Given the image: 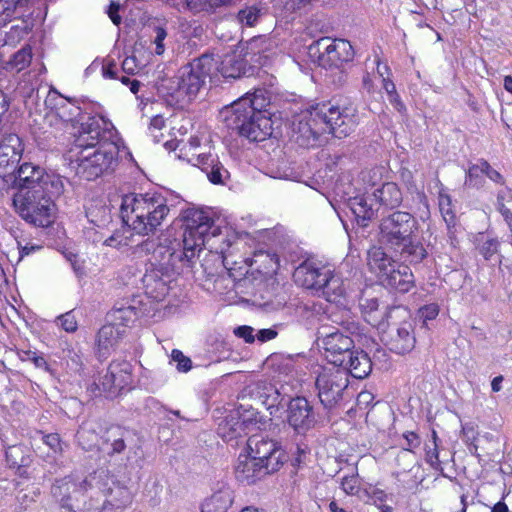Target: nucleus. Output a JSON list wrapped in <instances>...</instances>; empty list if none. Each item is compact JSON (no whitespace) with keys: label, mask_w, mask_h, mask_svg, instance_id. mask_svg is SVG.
I'll return each instance as SVG.
<instances>
[{"label":"nucleus","mask_w":512,"mask_h":512,"mask_svg":"<svg viewBox=\"0 0 512 512\" xmlns=\"http://www.w3.org/2000/svg\"><path fill=\"white\" fill-rule=\"evenodd\" d=\"M357 124L358 112L355 106H339L330 101L317 103L307 109L299 120L297 142L302 146H314L324 133L344 138L354 131Z\"/></svg>","instance_id":"1"},{"label":"nucleus","mask_w":512,"mask_h":512,"mask_svg":"<svg viewBox=\"0 0 512 512\" xmlns=\"http://www.w3.org/2000/svg\"><path fill=\"white\" fill-rule=\"evenodd\" d=\"M270 98L264 89L246 93L226 106L221 115L226 126L251 142H261L272 135V121L265 108Z\"/></svg>","instance_id":"2"},{"label":"nucleus","mask_w":512,"mask_h":512,"mask_svg":"<svg viewBox=\"0 0 512 512\" xmlns=\"http://www.w3.org/2000/svg\"><path fill=\"white\" fill-rule=\"evenodd\" d=\"M218 62L214 51L205 52L180 68L175 77L162 79L157 90L167 101L184 108L196 99Z\"/></svg>","instance_id":"3"},{"label":"nucleus","mask_w":512,"mask_h":512,"mask_svg":"<svg viewBox=\"0 0 512 512\" xmlns=\"http://www.w3.org/2000/svg\"><path fill=\"white\" fill-rule=\"evenodd\" d=\"M173 204L160 192L129 193L122 197V221L135 234H153L170 213Z\"/></svg>","instance_id":"4"},{"label":"nucleus","mask_w":512,"mask_h":512,"mask_svg":"<svg viewBox=\"0 0 512 512\" xmlns=\"http://www.w3.org/2000/svg\"><path fill=\"white\" fill-rule=\"evenodd\" d=\"M419 223L408 212L395 210L383 216L379 223V242L401 255L410 263L418 264L427 256L423 244L417 240Z\"/></svg>","instance_id":"5"},{"label":"nucleus","mask_w":512,"mask_h":512,"mask_svg":"<svg viewBox=\"0 0 512 512\" xmlns=\"http://www.w3.org/2000/svg\"><path fill=\"white\" fill-rule=\"evenodd\" d=\"M184 231L182 242L171 241V251L168 253L169 264L165 273L180 274L185 267H191L205 245V237L210 231L213 220L202 210L187 209L183 213Z\"/></svg>","instance_id":"6"},{"label":"nucleus","mask_w":512,"mask_h":512,"mask_svg":"<svg viewBox=\"0 0 512 512\" xmlns=\"http://www.w3.org/2000/svg\"><path fill=\"white\" fill-rule=\"evenodd\" d=\"M47 187L16 191L12 202L16 212L35 227H48L53 222L54 200L64 192L62 177H52Z\"/></svg>","instance_id":"7"},{"label":"nucleus","mask_w":512,"mask_h":512,"mask_svg":"<svg viewBox=\"0 0 512 512\" xmlns=\"http://www.w3.org/2000/svg\"><path fill=\"white\" fill-rule=\"evenodd\" d=\"M102 474H104V471H101L99 475L95 472L81 481L74 475L56 479L51 486V495L64 509L73 512L82 510L81 502L84 501L85 494L89 490H97L101 493L110 490L106 488L105 484L101 483Z\"/></svg>","instance_id":"8"},{"label":"nucleus","mask_w":512,"mask_h":512,"mask_svg":"<svg viewBox=\"0 0 512 512\" xmlns=\"http://www.w3.org/2000/svg\"><path fill=\"white\" fill-rule=\"evenodd\" d=\"M120 142H104L91 152L77 151V174L88 181L112 174L119 164Z\"/></svg>","instance_id":"9"},{"label":"nucleus","mask_w":512,"mask_h":512,"mask_svg":"<svg viewBox=\"0 0 512 512\" xmlns=\"http://www.w3.org/2000/svg\"><path fill=\"white\" fill-rule=\"evenodd\" d=\"M79 124L80 126L77 134H75L71 152H88L91 149L102 146L104 142H121L118 132L112 123L102 117L89 116L86 120L83 117Z\"/></svg>","instance_id":"10"},{"label":"nucleus","mask_w":512,"mask_h":512,"mask_svg":"<svg viewBox=\"0 0 512 512\" xmlns=\"http://www.w3.org/2000/svg\"><path fill=\"white\" fill-rule=\"evenodd\" d=\"M308 55L321 67L338 68L353 59L354 50L347 40L321 37L308 46Z\"/></svg>","instance_id":"11"},{"label":"nucleus","mask_w":512,"mask_h":512,"mask_svg":"<svg viewBox=\"0 0 512 512\" xmlns=\"http://www.w3.org/2000/svg\"><path fill=\"white\" fill-rule=\"evenodd\" d=\"M348 386L347 371L337 368H322L315 380L319 401L327 409L344 400Z\"/></svg>","instance_id":"12"},{"label":"nucleus","mask_w":512,"mask_h":512,"mask_svg":"<svg viewBox=\"0 0 512 512\" xmlns=\"http://www.w3.org/2000/svg\"><path fill=\"white\" fill-rule=\"evenodd\" d=\"M52 177H60L57 174H49L39 165L31 162H24L2 179L6 189L16 191L32 190L47 187V184L54 182Z\"/></svg>","instance_id":"13"},{"label":"nucleus","mask_w":512,"mask_h":512,"mask_svg":"<svg viewBox=\"0 0 512 512\" xmlns=\"http://www.w3.org/2000/svg\"><path fill=\"white\" fill-rule=\"evenodd\" d=\"M286 421L296 434L306 435L316 427L319 413L306 397L296 396L288 400Z\"/></svg>","instance_id":"14"},{"label":"nucleus","mask_w":512,"mask_h":512,"mask_svg":"<svg viewBox=\"0 0 512 512\" xmlns=\"http://www.w3.org/2000/svg\"><path fill=\"white\" fill-rule=\"evenodd\" d=\"M246 445L247 452L272 473L278 471L286 461V454L280 443L273 439L253 435L248 438Z\"/></svg>","instance_id":"15"},{"label":"nucleus","mask_w":512,"mask_h":512,"mask_svg":"<svg viewBox=\"0 0 512 512\" xmlns=\"http://www.w3.org/2000/svg\"><path fill=\"white\" fill-rule=\"evenodd\" d=\"M129 440H131V433L128 429L119 425L107 428L100 437L98 446L104 464L115 465L118 458L125 453Z\"/></svg>","instance_id":"16"},{"label":"nucleus","mask_w":512,"mask_h":512,"mask_svg":"<svg viewBox=\"0 0 512 512\" xmlns=\"http://www.w3.org/2000/svg\"><path fill=\"white\" fill-rule=\"evenodd\" d=\"M321 342L325 358L337 367L343 364L345 358L355 348L353 339L339 330L325 334Z\"/></svg>","instance_id":"17"},{"label":"nucleus","mask_w":512,"mask_h":512,"mask_svg":"<svg viewBox=\"0 0 512 512\" xmlns=\"http://www.w3.org/2000/svg\"><path fill=\"white\" fill-rule=\"evenodd\" d=\"M331 275V269L311 260L301 263L294 271L295 283L306 288L319 292L322 282Z\"/></svg>","instance_id":"18"},{"label":"nucleus","mask_w":512,"mask_h":512,"mask_svg":"<svg viewBox=\"0 0 512 512\" xmlns=\"http://www.w3.org/2000/svg\"><path fill=\"white\" fill-rule=\"evenodd\" d=\"M24 151L21 138L14 133L4 134L0 141V178L17 168Z\"/></svg>","instance_id":"19"},{"label":"nucleus","mask_w":512,"mask_h":512,"mask_svg":"<svg viewBox=\"0 0 512 512\" xmlns=\"http://www.w3.org/2000/svg\"><path fill=\"white\" fill-rule=\"evenodd\" d=\"M416 344L414 327L411 321H403L390 328L386 335L385 345L396 354L411 352Z\"/></svg>","instance_id":"20"},{"label":"nucleus","mask_w":512,"mask_h":512,"mask_svg":"<svg viewBox=\"0 0 512 512\" xmlns=\"http://www.w3.org/2000/svg\"><path fill=\"white\" fill-rule=\"evenodd\" d=\"M347 207L354 215L356 222L361 227H367L379 210L377 199L373 193L365 192L350 197L347 200Z\"/></svg>","instance_id":"21"},{"label":"nucleus","mask_w":512,"mask_h":512,"mask_svg":"<svg viewBox=\"0 0 512 512\" xmlns=\"http://www.w3.org/2000/svg\"><path fill=\"white\" fill-rule=\"evenodd\" d=\"M271 473L269 468L265 467L262 462L257 461L250 453L239 454L235 466V476L242 484H254Z\"/></svg>","instance_id":"22"},{"label":"nucleus","mask_w":512,"mask_h":512,"mask_svg":"<svg viewBox=\"0 0 512 512\" xmlns=\"http://www.w3.org/2000/svg\"><path fill=\"white\" fill-rule=\"evenodd\" d=\"M204 172L208 180L214 185H225L230 178L229 171L225 168L219 157L211 153H201L189 160Z\"/></svg>","instance_id":"23"},{"label":"nucleus","mask_w":512,"mask_h":512,"mask_svg":"<svg viewBox=\"0 0 512 512\" xmlns=\"http://www.w3.org/2000/svg\"><path fill=\"white\" fill-rule=\"evenodd\" d=\"M171 275L172 273H164V269L151 263V267L146 269L142 277L146 294L157 300L165 297L169 291L168 283Z\"/></svg>","instance_id":"24"},{"label":"nucleus","mask_w":512,"mask_h":512,"mask_svg":"<svg viewBox=\"0 0 512 512\" xmlns=\"http://www.w3.org/2000/svg\"><path fill=\"white\" fill-rule=\"evenodd\" d=\"M338 367V370L347 371V378L351 375L356 379H364L372 371V361L365 351L354 348L345 358L343 364Z\"/></svg>","instance_id":"25"},{"label":"nucleus","mask_w":512,"mask_h":512,"mask_svg":"<svg viewBox=\"0 0 512 512\" xmlns=\"http://www.w3.org/2000/svg\"><path fill=\"white\" fill-rule=\"evenodd\" d=\"M381 282L400 293H407L415 286L414 275L409 266L396 263V267L382 277Z\"/></svg>","instance_id":"26"},{"label":"nucleus","mask_w":512,"mask_h":512,"mask_svg":"<svg viewBox=\"0 0 512 512\" xmlns=\"http://www.w3.org/2000/svg\"><path fill=\"white\" fill-rule=\"evenodd\" d=\"M126 330L115 324L108 323L103 325L97 334L98 357L106 358L110 348L117 345L120 339L124 337Z\"/></svg>","instance_id":"27"},{"label":"nucleus","mask_w":512,"mask_h":512,"mask_svg":"<svg viewBox=\"0 0 512 512\" xmlns=\"http://www.w3.org/2000/svg\"><path fill=\"white\" fill-rule=\"evenodd\" d=\"M373 195L377 199L378 207L388 210H395L402 204L403 194L399 186L394 182L383 183L380 187L373 190Z\"/></svg>","instance_id":"28"},{"label":"nucleus","mask_w":512,"mask_h":512,"mask_svg":"<svg viewBox=\"0 0 512 512\" xmlns=\"http://www.w3.org/2000/svg\"><path fill=\"white\" fill-rule=\"evenodd\" d=\"M239 417L230 413L218 426V435L227 443L235 441L249 434L248 430L243 427Z\"/></svg>","instance_id":"29"},{"label":"nucleus","mask_w":512,"mask_h":512,"mask_svg":"<svg viewBox=\"0 0 512 512\" xmlns=\"http://www.w3.org/2000/svg\"><path fill=\"white\" fill-rule=\"evenodd\" d=\"M254 393L267 409L277 408L285 400V396L276 385L266 380L258 381L255 384Z\"/></svg>","instance_id":"30"},{"label":"nucleus","mask_w":512,"mask_h":512,"mask_svg":"<svg viewBox=\"0 0 512 512\" xmlns=\"http://www.w3.org/2000/svg\"><path fill=\"white\" fill-rule=\"evenodd\" d=\"M107 377H111L116 390H122L132 382V365L126 360L112 361L107 368Z\"/></svg>","instance_id":"31"},{"label":"nucleus","mask_w":512,"mask_h":512,"mask_svg":"<svg viewBox=\"0 0 512 512\" xmlns=\"http://www.w3.org/2000/svg\"><path fill=\"white\" fill-rule=\"evenodd\" d=\"M396 261L393 260L382 247L374 246L368 251V265L370 270L375 272L380 280L392 267H396Z\"/></svg>","instance_id":"32"},{"label":"nucleus","mask_w":512,"mask_h":512,"mask_svg":"<svg viewBox=\"0 0 512 512\" xmlns=\"http://www.w3.org/2000/svg\"><path fill=\"white\" fill-rule=\"evenodd\" d=\"M233 503V491L222 487L206 498L201 504V512H226Z\"/></svg>","instance_id":"33"},{"label":"nucleus","mask_w":512,"mask_h":512,"mask_svg":"<svg viewBox=\"0 0 512 512\" xmlns=\"http://www.w3.org/2000/svg\"><path fill=\"white\" fill-rule=\"evenodd\" d=\"M345 286L342 277L331 270V275L326 277L321 284L319 292L326 298L328 302L340 303L345 295Z\"/></svg>","instance_id":"34"},{"label":"nucleus","mask_w":512,"mask_h":512,"mask_svg":"<svg viewBox=\"0 0 512 512\" xmlns=\"http://www.w3.org/2000/svg\"><path fill=\"white\" fill-rule=\"evenodd\" d=\"M418 471L419 467L414 466L408 471H397L392 474L396 480L398 494L403 495L418 488L423 480L417 476Z\"/></svg>","instance_id":"35"},{"label":"nucleus","mask_w":512,"mask_h":512,"mask_svg":"<svg viewBox=\"0 0 512 512\" xmlns=\"http://www.w3.org/2000/svg\"><path fill=\"white\" fill-rule=\"evenodd\" d=\"M215 58H218L219 62L214 71L220 72L225 78H239L244 74V63L242 60L236 59L235 55L221 60V57L215 53Z\"/></svg>","instance_id":"36"},{"label":"nucleus","mask_w":512,"mask_h":512,"mask_svg":"<svg viewBox=\"0 0 512 512\" xmlns=\"http://www.w3.org/2000/svg\"><path fill=\"white\" fill-rule=\"evenodd\" d=\"M138 317L137 308L128 305L125 306L121 304L120 306H115L109 313L108 318L111 320L113 324L119 326L120 328L124 327L125 329L128 327L130 322H133Z\"/></svg>","instance_id":"37"},{"label":"nucleus","mask_w":512,"mask_h":512,"mask_svg":"<svg viewBox=\"0 0 512 512\" xmlns=\"http://www.w3.org/2000/svg\"><path fill=\"white\" fill-rule=\"evenodd\" d=\"M438 202L439 210L448 228V234L451 240V244L455 246L456 238L454 237V232L452 231V228H454L455 226L456 216L452 209L451 197L446 193L440 192L438 196Z\"/></svg>","instance_id":"38"},{"label":"nucleus","mask_w":512,"mask_h":512,"mask_svg":"<svg viewBox=\"0 0 512 512\" xmlns=\"http://www.w3.org/2000/svg\"><path fill=\"white\" fill-rule=\"evenodd\" d=\"M6 463L10 468L20 469L30 463V456L26 447L22 445L9 446L5 451Z\"/></svg>","instance_id":"39"},{"label":"nucleus","mask_w":512,"mask_h":512,"mask_svg":"<svg viewBox=\"0 0 512 512\" xmlns=\"http://www.w3.org/2000/svg\"><path fill=\"white\" fill-rule=\"evenodd\" d=\"M264 14L260 5H247L238 11L236 18L241 26L254 27Z\"/></svg>","instance_id":"40"},{"label":"nucleus","mask_w":512,"mask_h":512,"mask_svg":"<svg viewBox=\"0 0 512 512\" xmlns=\"http://www.w3.org/2000/svg\"><path fill=\"white\" fill-rule=\"evenodd\" d=\"M147 29L149 30L151 43L155 45V54L162 55L165 52V40L168 36L166 26L151 22L148 24Z\"/></svg>","instance_id":"41"},{"label":"nucleus","mask_w":512,"mask_h":512,"mask_svg":"<svg viewBox=\"0 0 512 512\" xmlns=\"http://www.w3.org/2000/svg\"><path fill=\"white\" fill-rule=\"evenodd\" d=\"M235 414L236 417H239L241 423L244 428L248 430L249 433L258 429V412L253 407L246 408L243 404H240L234 411L231 412Z\"/></svg>","instance_id":"42"},{"label":"nucleus","mask_w":512,"mask_h":512,"mask_svg":"<svg viewBox=\"0 0 512 512\" xmlns=\"http://www.w3.org/2000/svg\"><path fill=\"white\" fill-rule=\"evenodd\" d=\"M76 438L78 444L85 451L92 450L98 442V435L96 433V429L91 424L88 423H85L79 427L76 433Z\"/></svg>","instance_id":"43"},{"label":"nucleus","mask_w":512,"mask_h":512,"mask_svg":"<svg viewBox=\"0 0 512 512\" xmlns=\"http://www.w3.org/2000/svg\"><path fill=\"white\" fill-rule=\"evenodd\" d=\"M111 377H107V372L100 376L98 381H94L87 389L90 392L91 396L97 397L102 395L103 393L107 394V397H113L120 392V390H116V386L111 384Z\"/></svg>","instance_id":"44"},{"label":"nucleus","mask_w":512,"mask_h":512,"mask_svg":"<svg viewBox=\"0 0 512 512\" xmlns=\"http://www.w3.org/2000/svg\"><path fill=\"white\" fill-rule=\"evenodd\" d=\"M56 116L63 122L72 123H79L83 118L82 109L75 99H68Z\"/></svg>","instance_id":"45"},{"label":"nucleus","mask_w":512,"mask_h":512,"mask_svg":"<svg viewBox=\"0 0 512 512\" xmlns=\"http://www.w3.org/2000/svg\"><path fill=\"white\" fill-rule=\"evenodd\" d=\"M484 168L482 167V159H480L476 164H473L469 167L466 178L465 185L471 188H481L484 185Z\"/></svg>","instance_id":"46"},{"label":"nucleus","mask_w":512,"mask_h":512,"mask_svg":"<svg viewBox=\"0 0 512 512\" xmlns=\"http://www.w3.org/2000/svg\"><path fill=\"white\" fill-rule=\"evenodd\" d=\"M25 0H0V26L6 25L15 18L16 10Z\"/></svg>","instance_id":"47"},{"label":"nucleus","mask_w":512,"mask_h":512,"mask_svg":"<svg viewBox=\"0 0 512 512\" xmlns=\"http://www.w3.org/2000/svg\"><path fill=\"white\" fill-rule=\"evenodd\" d=\"M32 60V49L30 46H25L13 54L12 59L9 61L12 69L17 72L25 69Z\"/></svg>","instance_id":"48"},{"label":"nucleus","mask_w":512,"mask_h":512,"mask_svg":"<svg viewBox=\"0 0 512 512\" xmlns=\"http://www.w3.org/2000/svg\"><path fill=\"white\" fill-rule=\"evenodd\" d=\"M65 359L67 362V366L71 370H73L75 373H79L80 375L83 373L85 367V356L80 349H68L65 355Z\"/></svg>","instance_id":"49"},{"label":"nucleus","mask_w":512,"mask_h":512,"mask_svg":"<svg viewBox=\"0 0 512 512\" xmlns=\"http://www.w3.org/2000/svg\"><path fill=\"white\" fill-rule=\"evenodd\" d=\"M69 98L61 95L55 88H51L45 98L44 104L47 109L57 115Z\"/></svg>","instance_id":"50"},{"label":"nucleus","mask_w":512,"mask_h":512,"mask_svg":"<svg viewBox=\"0 0 512 512\" xmlns=\"http://www.w3.org/2000/svg\"><path fill=\"white\" fill-rule=\"evenodd\" d=\"M171 241L172 240L166 239L165 243H158L153 256L157 262L154 266H159L164 269V273L166 272L165 268H168L169 264L170 257L168 256V253L171 251Z\"/></svg>","instance_id":"51"},{"label":"nucleus","mask_w":512,"mask_h":512,"mask_svg":"<svg viewBox=\"0 0 512 512\" xmlns=\"http://www.w3.org/2000/svg\"><path fill=\"white\" fill-rule=\"evenodd\" d=\"M231 0H187V6L191 9L202 11H214L216 8L227 5Z\"/></svg>","instance_id":"52"},{"label":"nucleus","mask_w":512,"mask_h":512,"mask_svg":"<svg viewBox=\"0 0 512 512\" xmlns=\"http://www.w3.org/2000/svg\"><path fill=\"white\" fill-rule=\"evenodd\" d=\"M157 245L158 244L156 243L155 239L146 238L142 242L131 247V254L137 258L147 256L150 253L154 255Z\"/></svg>","instance_id":"53"},{"label":"nucleus","mask_w":512,"mask_h":512,"mask_svg":"<svg viewBox=\"0 0 512 512\" xmlns=\"http://www.w3.org/2000/svg\"><path fill=\"white\" fill-rule=\"evenodd\" d=\"M23 361H30L34 364V366L38 369H42L46 372L50 371V366L47 363L45 357L42 354H38L35 351H23V355L21 357Z\"/></svg>","instance_id":"54"},{"label":"nucleus","mask_w":512,"mask_h":512,"mask_svg":"<svg viewBox=\"0 0 512 512\" xmlns=\"http://www.w3.org/2000/svg\"><path fill=\"white\" fill-rule=\"evenodd\" d=\"M500 243L496 238L487 239L479 247L480 254L485 260H491L499 252Z\"/></svg>","instance_id":"55"},{"label":"nucleus","mask_w":512,"mask_h":512,"mask_svg":"<svg viewBox=\"0 0 512 512\" xmlns=\"http://www.w3.org/2000/svg\"><path fill=\"white\" fill-rule=\"evenodd\" d=\"M171 358L177 363L176 368L179 372H188L192 368V361L189 357L185 356L182 351L173 349Z\"/></svg>","instance_id":"56"},{"label":"nucleus","mask_w":512,"mask_h":512,"mask_svg":"<svg viewBox=\"0 0 512 512\" xmlns=\"http://www.w3.org/2000/svg\"><path fill=\"white\" fill-rule=\"evenodd\" d=\"M60 326L69 333L75 332L78 328L76 317L72 311L66 312L58 317Z\"/></svg>","instance_id":"57"},{"label":"nucleus","mask_w":512,"mask_h":512,"mask_svg":"<svg viewBox=\"0 0 512 512\" xmlns=\"http://www.w3.org/2000/svg\"><path fill=\"white\" fill-rule=\"evenodd\" d=\"M439 314V306L436 303L424 305L418 310V315L424 322L435 319Z\"/></svg>","instance_id":"58"},{"label":"nucleus","mask_w":512,"mask_h":512,"mask_svg":"<svg viewBox=\"0 0 512 512\" xmlns=\"http://www.w3.org/2000/svg\"><path fill=\"white\" fill-rule=\"evenodd\" d=\"M341 487L346 494L355 495L359 490L357 476H344L341 480Z\"/></svg>","instance_id":"59"},{"label":"nucleus","mask_w":512,"mask_h":512,"mask_svg":"<svg viewBox=\"0 0 512 512\" xmlns=\"http://www.w3.org/2000/svg\"><path fill=\"white\" fill-rule=\"evenodd\" d=\"M359 307L364 315L371 314L379 307L378 299L362 297L359 301Z\"/></svg>","instance_id":"60"},{"label":"nucleus","mask_w":512,"mask_h":512,"mask_svg":"<svg viewBox=\"0 0 512 512\" xmlns=\"http://www.w3.org/2000/svg\"><path fill=\"white\" fill-rule=\"evenodd\" d=\"M44 444H46L53 452H60L62 450L61 439L57 433L45 434L42 437Z\"/></svg>","instance_id":"61"},{"label":"nucleus","mask_w":512,"mask_h":512,"mask_svg":"<svg viewBox=\"0 0 512 512\" xmlns=\"http://www.w3.org/2000/svg\"><path fill=\"white\" fill-rule=\"evenodd\" d=\"M426 461L430 464L433 469H440L441 464L439 460L438 443H435L433 447H428L426 450Z\"/></svg>","instance_id":"62"},{"label":"nucleus","mask_w":512,"mask_h":512,"mask_svg":"<svg viewBox=\"0 0 512 512\" xmlns=\"http://www.w3.org/2000/svg\"><path fill=\"white\" fill-rule=\"evenodd\" d=\"M482 167L484 168L486 177L497 184H504L503 176L497 170L493 169L486 160L482 159Z\"/></svg>","instance_id":"63"},{"label":"nucleus","mask_w":512,"mask_h":512,"mask_svg":"<svg viewBox=\"0 0 512 512\" xmlns=\"http://www.w3.org/2000/svg\"><path fill=\"white\" fill-rule=\"evenodd\" d=\"M269 41L266 40L265 38H262V37H258V38H254L250 41V43L248 44V53H251L253 55H257V54H260L262 51H264L266 48H267V43Z\"/></svg>","instance_id":"64"}]
</instances>
